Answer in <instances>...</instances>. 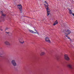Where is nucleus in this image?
<instances>
[{
    "label": "nucleus",
    "mask_w": 74,
    "mask_h": 74,
    "mask_svg": "<svg viewBox=\"0 0 74 74\" xmlns=\"http://www.w3.org/2000/svg\"><path fill=\"white\" fill-rule=\"evenodd\" d=\"M45 5L46 7H47L46 8V10L47 11V16H49V14H50V11H49V10H50V9H49V7H48V5H46L45 4Z\"/></svg>",
    "instance_id": "f257e3e1"
},
{
    "label": "nucleus",
    "mask_w": 74,
    "mask_h": 74,
    "mask_svg": "<svg viewBox=\"0 0 74 74\" xmlns=\"http://www.w3.org/2000/svg\"><path fill=\"white\" fill-rule=\"evenodd\" d=\"M11 63L12 65L14 67L16 66L17 65L16 62V61L15 60H12L11 61Z\"/></svg>",
    "instance_id": "f03ea898"
},
{
    "label": "nucleus",
    "mask_w": 74,
    "mask_h": 74,
    "mask_svg": "<svg viewBox=\"0 0 74 74\" xmlns=\"http://www.w3.org/2000/svg\"><path fill=\"white\" fill-rule=\"evenodd\" d=\"M34 30L36 32H35L34 31H33L31 30H29V32H31V33H34L35 34L36 33V34H37L39 35V33H38V32H37V31L36 30V29H34Z\"/></svg>",
    "instance_id": "7ed1b4c3"
},
{
    "label": "nucleus",
    "mask_w": 74,
    "mask_h": 74,
    "mask_svg": "<svg viewBox=\"0 0 74 74\" xmlns=\"http://www.w3.org/2000/svg\"><path fill=\"white\" fill-rule=\"evenodd\" d=\"M70 33H71V31H70V30H66V32H65V35L66 36V37H68L67 34H69Z\"/></svg>",
    "instance_id": "20e7f679"
},
{
    "label": "nucleus",
    "mask_w": 74,
    "mask_h": 74,
    "mask_svg": "<svg viewBox=\"0 0 74 74\" xmlns=\"http://www.w3.org/2000/svg\"><path fill=\"white\" fill-rule=\"evenodd\" d=\"M17 7L19 9V10L22 13V5H17Z\"/></svg>",
    "instance_id": "39448f33"
},
{
    "label": "nucleus",
    "mask_w": 74,
    "mask_h": 74,
    "mask_svg": "<svg viewBox=\"0 0 74 74\" xmlns=\"http://www.w3.org/2000/svg\"><path fill=\"white\" fill-rule=\"evenodd\" d=\"M64 58L66 60H70V58L69 57L67 54H65L64 55Z\"/></svg>",
    "instance_id": "423d86ee"
},
{
    "label": "nucleus",
    "mask_w": 74,
    "mask_h": 74,
    "mask_svg": "<svg viewBox=\"0 0 74 74\" xmlns=\"http://www.w3.org/2000/svg\"><path fill=\"white\" fill-rule=\"evenodd\" d=\"M19 41L21 44H23L24 43V42L23 41V38H20L19 39Z\"/></svg>",
    "instance_id": "0eeeda50"
},
{
    "label": "nucleus",
    "mask_w": 74,
    "mask_h": 74,
    "mask_svg": "<svg viewBox=\"0 0 74 74\" xmlns=\"http://www.w3.org/2000/svg\"><path fill=\"white\" fill-rule=\"evenodd\" d=\"M45 41L47 42H48L49 43H51V41L49 40V38L48 37H46L45 38Z\"/></svg>",
    "instance_id": "6e6552de"
},
{
    "label": "nucleus",
    "mask_w": 74,
    "mask_h": 74,
    "mask_svg": "<svg viewBox=\"0 0 74 74\" xmlns=\"http://www.w3.org/2000/svg\"><path fill=\"white\" fill-rule=\"evenodd\" d=\"M67 66L69 68L71 69H73V65L71 64H69L67 65Z\"/></svg>",
    "instance_id": "1a4fd4ad"
},
{
    "label": "nucleus",
    "mask_w": 74,
    "mask_h": 74,
    "mask_svg": "<svg viewBox=\"0 0 74 74\" xmlns=\"http://www.w3.org/2000/svg\"><path fill=\"white\" fill-rule=\"evenodd\" d=\"M4 43L6 45H10V43L8 41H6Z\"/></svg>",
    "instance_id": "9d476101"
},
{
    "label": "nucleus",
    "mask_w": 74,
    "mask_h": 74,
    "mask_svg": "<svg viewBox=\"0 0 74 74\" xmlns=\"http://www.w3.org/2000/svg\"><path fill=\"white\" fill-rule=\"evenodd\" d=\"M45 54V53L44 51L41 52V53H40V56H44V55Z\"/></svg>",
    "instance_id": "9b49d317"
},
{
    "label": "nucleus",
    "mask_w": 74,
    "mask_h": 74,
    "mask_svg": "<svg viewBox=\"0 0 74 74\" xmlns=\"http://www.w3.org/2000/svg\"><path fill=\"white\" fill-rule=\"evenodd\" d=\"M1 12L2 13V16H6V14L3 13V12H2V11Z\"/></svg>",
    "instance_id": "f8f14e48"
},
{
    "label": "nucleus",
    "mask_w": 74,
    "mask_h": 74,
    "mask_svg": "<svg viewBox=\"0 0 74 74\" xmlns=\"http://www.w3.org/2000/svg\"><path fill=\"white\" fill-rule=\"evenodd\" d=\"M69 13L71 14H72V12L71 11V10L70 9H69Z\"/></svg>",
    "instance_id": "ddd939ff"
},
{
    "label": "nucleus",
    "mask_w": 74,
    "mask_h": 74,
    "mask_svg": "<svg viewBox=\"0 0 74 74\" xmlns=\"http://www.w3.org/2000/svg\"><path fill=\"white\" fill-rule=\"evenodd\" d=\"M55 23L57 25V24H58V21H57V20L56 21Z\"/></svg>",
    "instance_id": "4468645a"
},
{
    "label": "nucleus",
    "mask_w": 74,
    "mask_h": 74,
    "mask_svg": "<svg viewBox=\"0 0 74 74\" xmlns=\"http://www.w3.org/2000/svg\"><path fill=\"white\" fill-rule=\"evenodd\" d=\"M10 33V32H5V33H6V34H9V33Z\"/></svg>",
    "instance_id": "2eb2a0df"
},
{
    "label": "nucleus",
    "mask_w": 74,
    "mask_h": 74,
    "mask_svg": "<svg viewBox=\"0 0 74 74\" xmlns=\"http://www.w3.org/2000/svg\"><path fill=\"white\" fill-rule=\"evenodd\" d=\"M60 22H61V23H62V22H63V21L61 20H60Z\"/></svg>",
    "instance_id": "dca6fc26"
},
{
    "label": "nucleus",
    "mask_w": 74,
    "mask_h": 74,
    "mask_svg": "<svg viewBox=\"0 0 74 74\" xmlns=\"http://www.w3.org/2000/svg\"><path fill=\"white\" fill-rule=\"evenodd\" d=\"M45 3H46V4H47V5H48V3H47V2L46 1H45Z\"/></svg>",
    "instance_id": "f3484780"
},
{
    "label": "nucleus",
    "mask_w": 74,
    "mask_h": 74,
    "mask_svg": "<svg viewBox=\"0 0 74 74\" xmlns=\"http://www.w3.org/2000/svg\"><path fill=\"white\" fill-rule=\"evenodd\" d=\"M57 25V24H56L55 23L53 24V25L54 26H55V25Z\"/></svg>",
    "instance_id": "a211bd4d"
},
{
    "label": "nucleus",
    "mask_w": 74,
    "mask_h": 74,
    "mask_svg": "<svg viewBox=\"0 0 74 74\" xmlns=\"http://www.w3.org/2000/svg\"><path fill=\"white\" fill-rule=\"evenodd\" d=\"M68 38L69 39V40H70V41H71V38H70V37H68Z\"/></svg>",
    "instance_id": "6ab92c4d"
},
{
    "label": "nucleus",
    "mask_w": 74,
    "mask_h": 74,
    "mask_svg": "<svg viewBox=\"0 0 74 74\" xmlns=\"http://www.w3.org/2000/svg\"><path fill=\"white\" fill-rule=\"evenodd\" d=\"M0 30H1V31H3V29H0Z\"/></svg>",
    "instance_id": "aec40b11"
},
{
    "label": "nucleus",
    "mask_w": 74,
    "mask_h": 74,
    "mask_svg": "<svg viewBox=\"0 0 74 74\" xmlns=\"http://www.w3.org/2000/svg\"><path fill=\"white\" fill-rule=\"evenodd\" d=\"M8 28H6V30H7L8 29Z\"/></svg>",
    "instance_id": "412c9836"
},
{
    "label": "nucleus",
    "mask_w": 74,
    "mask_h": 74,
    "mask_svg": "<svg viewBox=\"0 0 74 74\" xmlns=\"http://www.w3.org/2000/svg\"><path fill=\"white\" fill-rule=\"evenodd\" d=\"M10 34H12V33H10Z\"/></svg>",
    "instance_id": "4be33fe9"
}]
</instances>
